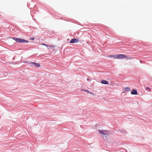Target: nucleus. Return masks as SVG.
<instances>
[{
    "mask_svg": "<svg viewBox=\"0 0 152 152\" xmlns=\"http://www.w3.org/2000/svg\"><path fill=\"white\" fill-rule=\"evenodd\" d=\"M108 57H110L112 58H113L115 59H126V60L131 59L132 58L131 57H129L123 54H115L109 56Z\"/></svg>",
    "mask_w": 152,
    "mask_h": 152,
    "instance_id": "obj_1",
    "label": "nucleus"
},
{
    "mask_svg": "<svg viewBox=\"0 0 152 152\" xmlns=\"http://www.w3.org/2000/svg\"><path fill=\"white\" fill-rule=\"evenodd\" d=\"M13 39L16 42L19 43H23L25 42L28 43V41L25 40L23 39L18 38H14Z\"/></svg>",
    "mask_w": 152,
    "mask_h": 152,
    "instance_id": "obj_2",
    "label": "nucleus"
},
{
    "mask_svg": "<svg viewBox=\"0 0 152 152\" xmlns=\"http://www.w3.org/2000/svg\"><path fill=\"white\" fill-rule=\"evenodd\" d=\"M98 132H99L101 134L104 135H107L108 133L107 131L104 130H98Z\"/></svg>",
    "mask_w": 152,
    "mask_h": 152,
    "instance_id": "obj_3",
    "label": "nucleus"
},
{
    "mask_svg": "<svg viewBox=\"0 0 152 152\" xmlns=\"http://www.w3.org/2000/svg\"><path fill=\"white\" fill-rule=\"evenodd\" d=\"M30 65L32 66H40V65L34 62H31L29 63Z\"/></svg>",
    "mask_w": 152,
    "mask_h": 152,
    "instance_id": "obj_4",
    "label": "nucleus"
},
{
    "mask_svg": "<svg viewBox=\"0 0 152 152\" xmlns=\"http://www.w3.org/2000/svg\"><path fill=\"white\" fill-rule=\"evenodd\" d=\"M79 41V40L78 39L73 38L70 41V43H77Z\"/></svg>",
    "mask_w": 152,
    "mask_h": 152,
    "instance_id": "obj_5",
    "label": "nucleus"
},
{
    "mask_svg": "<svg viewBox=\"0 0 152 152\" xmlns=\"http://www.w3.org/2000/svg\"><path fill=\"white\" fill-rule=\"evenodd\" d=\"M124 90L123 92V93H124L127 91H129L130 90V88L129 87H124Z\"/></svg>",
    "mask_w": 152,
    "mask_h": 152,
    "instance_id": "obj_6",
    "label": "nucleus"
},
{
    "mask_svg": "<svg viewBox=\"0 0 152 152\" xmlns=\"http://www.w3.org/2000/svg\"><path fill=\"white\" fill-rule=\"evenodd\" d=\"M131 94L133 95H137V91L134 89L132 90L131 92Z\"/></svg>",
    "mask_w": 152,
    "mask_h": 152,
    "instance_id": "obj_7",
    "label": "nucleus"
},
{
    "mask_svg": "<svg viewBox=\"0 0 152 152\" xmlns=\"http://www.w3.org/2000/svg\"><path fill=\"white\" fill-rule=\"evenodd\" d=\"M101 83L102 84H108V82L107 81L103 80L101 81Z\"/></svg>",
    "mask_w": 152,
    "mask_h": 152,
    "instance_id": "obj_8",
    "label": "nucleus"
},
{
    "mask_svg": "<svg viewBox=\"0 0 152 152\" xmlns=\"http://www.w3.org/2000/svg\"><path fill=\"white\" fill-rule=\"evenodd\" d=\"M42 45H43L45 46H46L47 47H49V48H52V45L49 46V45H46L45 44H44L43 43H42Z\"/></svg>",
    "mask_w": 152,
    "mask_h": 152,
    "instance_id": "obj_9",
    "label": "nucleus"
},
{
    "mask_svg": "<svg viewBox=\"0 0 152 152\" xmlns=\"http://www.w3.org/2000/svg\"><path fill=\"white\" fill-rule=\"evenodd\" d=\"M85 91L86 92H87L88 93H89V94H90V92H91L89 91H87V90H86V91Z\"/></svg>",
    "mask_w": 152,
    "mask_h": 152,
    "instance_id": "obj_10",
    "label": "nucleus"
},
{
    "mask_svg": "<svg viewBox=\"0 0 152 152\" xmlns=\"http://www.w3.org/2000/svg\"><path fill=\"white\" fill-rule=\"evenodd\" d=\"M90 94L93 95H95V94H94L93 93H91V92H90Z\"/></svg>",
    "mask_w": 152,
    "mask_h": 152,
    "instance_id": "obj_11",
    "label": "nucleus"
},
{
    "mask_svg": "<svg viewBox=\"0 0 152 152\" xmlns=\"http://www.w3.org/2000/svg\"><path fill=\"white\" fill-rule=\"evenodd\" d=\"M34 38H31V39L32 40H34Z\"/></svg>",
    "mask_w": 152,
    "mask_h": 152,
    "instance_id": "obj_12",
    "label": "nucleus"
},
{
    "mask_svg": "<svg viewBox=\"0 0 152 152\" xmlns=\"http://www.w3.org/2000/svg\"><path fill=\"white\" fill-rule=\"evenodd\" d=\"M147 88V89H149V88L148 87H147V88Z\"/></svg>",
    "mask_w": 152,
    "mask_h": 152,
    "instance_id": "obj_13",
    "label": "nucleus"
},
{
    "mask_svg": "<svg viewBox=\"0 0 152 152\" xmlns=\"http://www.w3.org/2000/svg\"><path fill=\"white\" fill-rule=\"evenodd\" d=\"M82 90L83 91H85V90Z\"/></svg>",
    "mask_w": 152,
    "mask_h": 152,
    "instance_id": "obj_14",
    "label": "nucleus"
}]
</instances>
